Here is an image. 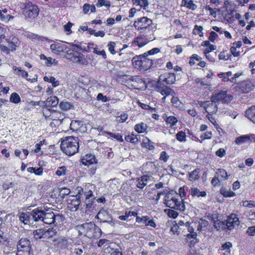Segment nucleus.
<instances>
[{
    "label": "nucleus",
    "mask_w": 255,
    "mask_h": 255,
    "mask_svg": "<svg viewBox=\"0 0 255 255\" xmlns=\"http://www.w3.org/2000/svg\"><path fill=\"white\" fill-rule=\"evenodd\" d=\"M81 197L78 194L72 199L70 204L71 206L70 207L72 211H76L79 208V206L81 203Z\"/></svg>",
    "instance_id": "obj_30"
},
{
    "label": "nucleus",
    "mask_w": 255,
    "mask_h": 255,
    "mask_svg": "<svg viewBox=\"0 0 255 255\" xmlns=\"http://www.w3.org/2000/svg\"><path fill=\"white\" fill-rule=\"evenodd\" d=\"M203 29L202 26L196 25H195L193 31L195 34H198L200 36H202L203 34L202 32Z\"/></svg>",
    "instance_id": "obj_61"
},
{
    "label": "nucleus",
    "mask_w": 255,
    "mask_h": 255,
    "mask_svg": "<svg viewBox=\"0 0 255 255\" xmlns=\"http://www.w3.org/2000/svg\"><path fill=\"white\" fill-rule=\"evenodd\" d=\"M81 161L83 164L86 166H89L97 163L95 156L91 153H88L83 156L81 159Z\"/></svg>",
    "instance_id": "obj_20"
},
{
    "label": "nucleus",
    "mask_w": 255,
    "mask_h": 255,
    "mask_svg": "<svg viewBox=\"0 0 255 255\" xmlns=\"http://www.w3.org/2000/svg\"><path fill=\"white\" fill-rule=\"evenodd\" d=\"M45 103V107H55L58 105L59 100L56 96H51L47 99Z\"/></svg>",
    "instance_id": "obj_32"
},
{
    "label": "nucleus",
    "mask_w": 255,
    "mask_h": 255,
    "mask_svg": "<svg viewBox=\"0 0 255 255\" xmlns=\"http://www.w3.org/2000/svg\"><path fill=\"white\" fill-rule=\"evenodd\" d=\"M137 214V213L134 211H126L125 214L124 215L120 216L119 217V219L121 220L126 221L129 217L135 216Z\"/></svg>",
    "instance_id": "obj_45"
},
{
    "label": "nucleus",
    "mask_w": 255,
    "mask_h": 255,
    "mask_svg": "<svg viewBox=\"0 0 255 255\" xmlns=\"http://www.w3.org/2000/svg\"><path fill=\"white\" fill-rule=\"evenodd\" d=\"M93 235L94 238H100L102 235V232L101 229L95 224V227L93 229Z\"/></svg>",
    "instance_id": "obj_54"
},
{
    "label": "nucleus",
    "mask_w": 255,
    "mask_h": 255,
    "mask_svg": "<svg viewBox=\"0 0 255 255\" xmlns=\"http://www.w3.org/2000/svg\"><path fill=\"white\" fill-rule=\"evenodd\" d=\"M10 102L17 104L20 101L19 96L16 93H13L10 97Z\"/></svg>",
    "instance_id": "obj_51"
},
{
    "label": "nucleus",
    "mask_w": 255,
    "mask_h": 255,
    "mask_svg": "<svg viewBox=\"0 0 255 255\" xmlns=\"http://www.w3.org/2000/svg\"><path fill=\"white\" fill-rule=\"evenodd\" d=\"M155 90L164 96L162 98V101L165 100L166 96L175 95L174 91L171 88L164 85L160 82H157V84L155 86Z\"/></svg>",
    "instance_id": "obj_12"
},
{
    "label": "nucleus",
    "mask_w": 255,
    "mask_h": 255,
    "mask_svg": "<svg viewBox=\"0 0 255 255\" xmlns=\"http://www.w3.org/2000/svg\"><path fill=\"white\" fill-rule=\"evenodd\" d=\"M177 193L173 191L167 192L164 197V204L167 207L180 211H184L186 209V204L183 199L179 201Z\"/></svg>",
    "instance_id": "obj_2"
},
{
    "label": "nucleus",
    "mask_w": 255,
    "mask_h": 255,
    "mask_svg": "<svg viewBox=\"0 0 255 255\" xmlns=\"http://www.w3.org/2000/svg\"><path fill=\"white\" fill-rule=\"evenodd\" d=\"M246 117L254 123H255V106L248 109L245 113Z\"/></svg>",
    "instance_id": "obj_28"
},
{
    "label": "nucleus",
    "mask_w": 255,
    "mask_h": 255,
    "mask_svg": "<svg viewBox=\"0 0 255 255\" xmlns=\"http://www.w3.org/2000/svg\"><path fill=\"white\" fill-rule=\"evenodd\" d=\"M216 175L222 181L228 179L229 175H228L227 171L223 169H218L216 172Z\"/></svg>",
    "instance_id": "obj_37"
},
{
    "label": "nucleus",
    "mask_w": 255,
    "mask_h": 255,
    "mask_svg": "<svg viewBox=\"0 0 255 255\" xmlns=\"http://www.w3.org/2000/svg\"><path fill=\"white\" fill-rule=\"evenodd\" d=\"M30 212L21 213L19 216V220L24 224H29L31 219Z\"/></svg>",
    "instance_id": "obj_31"
},
{
    "label": "nucleus",
    "mask_w": 255,
    "mask_h": 255,
    "mask_svg": "<svg viewBox=\"0 0 255 255\" xmlns=\"http://www.w3.org/2000/svg\"><path fill=\"white\" fill-rule=\"evenodd\" d=\"M30 245L29 241L26 238H22L19 241L17 245V250L21 252H29V248Z\"/></svg>",
    "instance_id": "obj_23"
},
{
    "label": "nucleus",
    "mask_w": 255,
    "mask_h": 255,
    "mask_svg": "<svg viewBox=\"0 0 255 255\" xmlns=\"http://www.w3.org/2000/svg\"><path fill=\"white\" fill-rule=\"evenodd\" d=\"M147 128V125L143 122L136 124L134 127L135 130L138 133H143L146 131Z\"/></svg>",
    "instance_id": "obj_39"
},
{
    "label": "nucleus",
    "mask_w": 255,
    "mask_h": 255,
    "mask_svg": "<svg viewBox=\"0 0 255 255\" xmlns=\"http://www.w3.org/2000/svg\"><path fill=\"white\" fill-rule=\"evenodd\" d=\"M198 103L208 114H215L218 111V103L215 100L198 101Z\"/></svg>",
    "instance_id": "obj_9"
},
{
    "label": "nucleus",
    "mask_w": 255,
    "mask_h": 255,
    "mask_svg": "<svg viewBox=\"0 0 255 255\" xmlns=\"http://www.w3.org/2000/svg\"><path fill=\"white\" fill-rule=\"evenodd\" d=\"M78 191V194L80 195L81 197L82 194H84V196L85 198V201L92 200L95 199V197L93 195V193L91 190H88L87 188L83 189L80 187Z\"/></svg>",
    "instance_id": "obj_22"
},
{
    "label": "nucleus",
    "mask_w": 255,
    "mask_h": 255,
    "mask_svg": "<svg viewBox=\"0 0 255 255\" xmlns=\"http://www.w3.org/2000/svg\"><path fill=\"white\" fill-rule=\"evenodd\" d=\"M166 123L167 125H170V127H173L175 126L177 123V120L176 118L174 116H167L166 114H164L163 116Z\"/></svg>",
    "instance_id": "obj_34"
},
{
    "label": "nucleus",
    "mask_w": 255,
    "mask_h": 255,
    "mask_svg": "<svg viewBox=\"0 0 255 255\" xmlns=\"http://www.w3.org/2000/svg\"><path fill=\"white\" fill-rule=\"evenodd\" d=\"M232 247V244L231 242H226L221 247V250L224 251V255H229L231 252V248Z\"/></svg>",
    "instance_id": "obj_41"
},
{
    "label": "nucleus",
    "mask_w": 255,
    "mask_h": 255,
    "mask_svg": "<svg viewBox=\"0 0 255 255\" xmlns=\"http://www.w3.org/2000/svg\"><path fill=\"white\" fill-rule=\"evenodd\" d=\"M13 18V16L7 14V9L6 8L0 10V21L7 23Z\"/></svg>",
    "instance_id": "obj_26"
},
{
    "label": "nucleus",
    "mask_w": 255,
    "mask_h": 255,
    "mask_svg": "<svg viewBox=\"0 0 255 255\" xmlns=\"http://www.w3.org/2000/svg\"><path fill=\"white\" fill-rule=\"evenodd\" d=\"M94 227L95 224L89 222L78 226V229L81 235H83L87 238L91 239L94 237L93 229Z\"/></svg>",
    "instance_id": "obj_10"
},
{
    "label": "nucleus",
    "mask_w": 255,
    "mask_h": 255,
    "mask_svg": "<svg viewBox=\"0 0 255 255\" xmlns=\"http://www.w3.org/2000/svg\"><path fill=\"white\" fill-rule=\"evenodd\" d=\"M199 169L196 168L191 172L189 174V179L192 181L198 180L199 178Z\"/></svg>",
    "instance_id": "obj_43"
},
{
    "label": "nucleus",
    "mask_w": 255,
    "mask_h": 255,
    "mask_svg": "<svg viewBox=\"0 0 255 255\" xmlns=\"http://www.w3.org/2000/svg\"><path fill=\"white\" fill-rule=\"evenodd\" d=\"M62 220V217L59 215H55L53 212H46L43 217L42 222L46 224H52L55 225L60 224V221Z\"/></svg>",
    "instance_id": "obj_11"
},
{
    "label": "nucleus",
    "mask_w": 255,
    "mask_h": 255,
    "mask_svg": "<svg viewBox=\"0 0 255 255\" xmlns=\"http://www.w3.org/2000/svg\"><path fill=\"white\" fill-rule=\"evenodd\" d=\"M233 99V96L229 94L227 91H221L218 93L213 94L211 98V99L215 100L218 104L219 103L228 104Z\"/></svg>",
    "instance_id": "obj_7"
},
{
    "label": "nucleus",
    "mask_w": 255,
    "mask_h": 255,
    "mask_svg": "<svg viewBox=\"0 0 255 255\" xmlns=\"http://www.w3.org/2000/svg\"><path fill=\"white\" fill-rule=\"evenodd\" d=\"M60 147L66 155H73L79 150V139L72 136L64 137L61 139Z\"/></svg>",
    "instance_id": "obj_1"
},
{
    "label": "nucleus",
    "mask_w": 255,
    "mask_h": 255,
    "mask_svg": "<svg viewBox=\"0 0 255 255\" xmlns=\"http://www.w3.org/2000/svg\"><path fill=\"white\" fill-rule=\"evenodd\" d=\"M143 57L142 55H139L138 56H136L134 57L132 59V63L133 66L136 68H140L141 69V58Z\"/></svg>",
    "instance_id": "obj_35"
},
{
    "label": "nucleus",
    "mask_w": 255,
    "mask_h": 255,
    "mask_svg": "<svg viewBox=\"0 0 255 255\" xmlns=\"http://www.w3.org/2000/svg\"><path fill=\"white\" fill-rule=\"evenodd\" d=\"M148 179V177L145 175L138 178L136 180V187L140 189L143 188L147 184Z\"/></svg>",
    "instance_id": "obj_29"
},
{
    "label": "nucleus",
    "mask_w": 255,
    "mask_h": 255,
    "mask_svg": "<svg viewBox=\"0 0 255 255\" xmlns=\"http://www.w3.org/2000/svg\"><path fill=\"white\" fill-rule=\"evenodd\" d=\"M116 43L113 41H110L108 44V50L110 52V53L114 55L115 54L116 51L115 50V48L116 46Z\"/></svg>",
    "instance_id": "obj_59"
},
{
    "label": "nucleus",
    "mask_w": 255,
    "mask_h": 255,
    "mask_svg": "<svg viewBox=\"0 0 255 255\" xmlns=\"http://www.w3.org/2000/svg\"><path fill=\"white\" fill-rule=\"evenodd\" d=\"M216 46L210 44L208 47L205 49L204 50V54L207 59H209V55H208L210 52L215 50L216 49Z\"/></svg>",
    "instance_id": "obj_56"
},
{
    "label": "nucleus",
    "mask_w": 255,
    "mask_h": 255,
    "mask_svg": "<svg viewBox=\"0 0 255 255\" xmlns=\"http://www.w3.org/2000/svg\"><path fill=\"white\" fill-rule=\"evenodd\" d=\"M105 134L109 135L112 138L116 139L117 140L120 141H123L122 136L119 133H114L111 132H104Z\"/></svg>",
    "instance_id": "obj_57"
},
{
    "label": "nucleus",
    "mask_w": 255,
    "mask_h": 255,
    "mask_svg": "<svg viewBox=\"0 0 255 255\" xmlns=\"http://www.w3.org/2000/svg\"><path fill=\"white\" fill-rule=\"evenodd\" d=\"M146 172L150 174L156 173L158 170V167L153 162H148L143 165Z\"/></svg>",
    "instance_id": "obj_24"
},
{
    "label": "nucleus",
    "mask_w": 255,
    "mask_h": 255,
    "mask_svg": "<svg viewBox=\"0 0 255 255\" xmlns=\"http://www.w3.org/2000/svg\"><path fill=\"white\" fill-rule=\"evenodd\" d=\"M96 218L100 220V222H107L110 224L112 223L111 215L105 209H101L96 216Z\"/></svg>",
    "instance_id": "obj_16"
},
{
    "label": "nucleus",
    "mask_w": 255,
    "mask_h": 255,
    "mask_svg": "<svg viewBox=\"0 0 255 255\" xmlns=\"http://www.w3.org/2000/svg\"><path fill=\"white\" fill-rule=\"evenodd\" d=\"M64 53L66 54L65 56L67 59L74 63L85 64L87 62L84 55L75 48L70 49L67 46Z\"/></svg>",
    "instance_id": "obj_4"
},
{
    "label": "nucleus",
    "mask_w": 255,
    "mask_h": 255,
    "mask_svg": "<svg viewBox=\"0 0 255 255\" xmlns=\"http://www.w3.org/2000/svg\"><path fill=\"white\" fill-rule=\"evenodd\" d=\"M159 52H160V49L156 47V48H154L149 50L148 51H147L146 52L144 53L142 55L143 57H148V56L152 55L155 54H157V53H159Z\"/></svg>",
    "instance_id": "obj_48"
},
{
    "label": "nucleus",
    "mask_w": 255,
    "mask_h": 255,
    "mask_svg": "<svg viewBox=\"0 0 255 255\" xmlns=\"http://www.w3.org/2000/svg\"><path fill=\"white\" fill-rule=\"evenodd\" d=\"M45 82L51 83L53 87H56L59 85V82L57 80H55V78L54 77H50L48 78L47 76H45L43 78Z\"/></svg>",
    "instance_id": "obj_46"
},
{
    "label": "nucleus",
    "mask_w": 255,
    "mask_h": 255,
    "mask_svg": "<svg viewBox=\"0 0 255 255\" xmlns=\"http://www.w3.org/2000/svg\"><path fill=\"white\" fill-rule=\"evenodd\" d=\"M96 5L98 7H102V6H105L107 7H109L111 4L110 1L107 0H98Z\"/></svg>",
    "instance_id": "obj_55"
},
{
    "label": "nucleus",
    "mask_w": 255,
    "mask_h": 255,
    "mask_svg": "<svg viewBox=\"0 0 255 255\" xmlns=\"http://www.w3.org/2000/svg\"><path fill=\"white\" fill-rule=\"evenodd\" d=\"M169 156L168 155L166 151H162L160 153L159 159L160 160L163 161L164 162H167L169 159Z\"/></svg>",
    "instance_id": "obj_63"
},
{
    "label": "nucleus",
    "mask_w": 255,
    "mask_h": 255,
    "mask_svg": "<svg viewBox=\"0 0 255 255\" xmlns=\"http://www.w3.org/2000/svg\"><path fill=\"white\" fill-rule=\"evenodd\" d=\"M45 64L47 66H51L52 65H56L57 64V61L55 59L49 57H47L46 60Z\"/></svg>",
    "instance_id": "obj_62"
},
{
    "label": "nucleus",
    "mask_w": 255,
    "mask_h": 255,
    "mask_svg": "<svg viewBox=\"0 0 255 255\" xmlns=\"http://www.w3.org/2000/svg\"><path fill=\"white\" fill-rule=\"evenodd\" d=\"M95 200L85 201V206L87 210H91L94 208L93 202Z\"/></svg>",
    "instance_id": "obj_60"
},
{
    "label": "nucleus",
    "mask_w": 255,
    "mask_h": 255,
    "mask_svg": "<svg viewBox=\"0 0 255 255\" xmlns=\"http://www.w3.org/2000/svg\"><path fill=\"white\" fill-rule=\"evenodd\" d=\"M5 41L7 43V45L11 50V51H15L16 48L18 47L20 44L19 39L15 37L6 38Z\"/></svg>",
    "instance_id": "obj_19"
},
{
    "label": "nucleus",
    "mask_w": 255,
    "mask_h": 255,
    "mask_svg": "<svg viewBox=\"0 0 255 255\" xmlns=\"http://www.w3.org/2000/svg\"><path fill=\"white\" fill-rule=\"evenodd\" d=\"M176 81L175 74L173 73H165L160 75L157 82H164L167 85L172 84Z\"/></svg>",
    "instance_id": "obj_14"
},
{
    "label": "nucleus",
    "mask_w": 255,
    "mask_h": 255,
    "mask_svg": "<svg viewBox=\"0 0 255 255\" xmlns=\"http://www.w3.org/2000/svg\"><path fill=\"white\" fill-rule=\"evenodd\" d=\"M67 45L64 43H57L50 45V49L56 54H61L64 53L67 48Z\"/></svg>",
    "instance_id": "obj_18"
},
{
    "label": "nucleus",
    "mask_w": 255,
    "mask_h": 255,
    "mask_svg": "<svg viewBox=\"0 0 255 255\" xmlns=\"http://www.w3.org/2000/svg\"><path fill=\"white\" fill-rule=\"evenodd\" d=\"M221 193L225 197H231L235 196L234 192L226 189H221Z\"/></svg>",
    "instance_id": "obj_50"
},
{
    "label": "nucleus",
    "mask_w": 255,
    "mask_h": 255,
    "mask_svg": "<svg viewBox=\"0 0 255 255\" xmlns=\"http://www.w3.org/2000/svg\"><path fill=\"white\" fill-rule=\"evenodd\" d=\"M181 4L182 6L193 10H195L197 7V6L193 2L192 0H182Z\"/></svg>",
    "instance_id": "obj_36"
},
{
    "label": "nucleus",
    "mask_w": 255,
    "mask_h": 255,
    "mask_svg": "<svg viewBox=\"0 0 255 255\" xmlns=\"http://www.w3.org/2000/svg\"><path fill=\"white\" fill-rule=\"evenodd\" d=\"M176 139L181 142L186 141V135L185 132L183 131H179L176 135Z\"/></svg>",
    "instance_id": "obj_52"
},
{
    "label": "nucleus",
    "mask_w": 255,
    "mask_h": 255,
    "mask_svg": "<svg viewBox=\"0 0 255 255\" xmlns=\"http://www.w3.org/2000/svg\"><path fill=\"white\" fill-rule=\"evenodd\" d=\"M132 3L135 5H139L144 9H146L148 5L147 0H132Z\"/></svg>",
    "instance_id": "obj_42"
},
{
    "label": "nucleus",
    "mask_w": 255,
    "mask_h": 255,
    "mask_svg": "<svg viewBox=\"0 0 255 255\" xmlns=\"http://www.w3.org/2000/svg\"><path fill=\"white\" fill-rule=\"evenodd\" d=\"M153 60L148 57H142L141 69L146 70L150 68L153 64Z\"/></svg>",
    "instance_id": "obj_27"
},
{
    "label": "nucleus",
    "mask_w": 255,
    "mask_h": 255,
    "mask_svg": "<svg viewBox=\"0 0 255 255\" xmlns=\"http://www.w3.org/2000/svg\"><path fill=\"white\" fill-rule=\"evenodd\" d=\"M223 224L226 226L225 229L231 230L235 227H238L240 221L236 214H232L228 216L226 221L223 222Z\"/></svg>",
    "instance_id": "obj_13"
},
{
    "label": "nucleus",
    "mask_w": 255,
    "mask_h": 255,
    "mask_svg": "<svg viewBox=\"0 0 255 255\" xmlns=\"http://www.w3.org/2000/svg\"><path fill=\"white\" fill-rule=\"evenodd\" d=\"M30 105L33 106H40L41 107H45V101H37V102L31 101L30 102Z\"/></svg>",
    "instance_id": "obj_64"
},
{
    "label": "nucleus",
    "mask_w": 255,
    "mask_h": 255,
    "mask_svg": "<svg viewBox=\"0 0 255 255\" xmlns=\"http://www.w3.org/2000/svg\"><path fill=\"white\" fill-rule=\"evenodd\" d=\"M44 214L45 212L39 208H35L30 211L31 219L35 222L42 221Z\"/></svg>",
    "instance_id": "obj_17"
},
{
    "label": "nucleus",
    "mask_w": 255,
    "mask_h": 255,
    "mask_svg": "<svg viewBox=\"0 0 255 255\" xmlns=\"http://www.w3.org/2000/svg\"><path fill=\"white\" fill-rule=\"evenodd\" d=\"M67 171V168L65 166H62L58 168L57 171L55 172L56 175L57 176H60L62 175H64L66 174Z\"/></svg>",
    "instance_id": "obj_49"
},
{
    "label": "nucleus",
    "mask_w": 255,
    "mask_h": 255,
    "mask_svg": "<svg viewBox=\"0 0 255 255\" xmlns=\"http://www.w3.org/2000/svg\"><path fill=\"white\" fill-rule=\"evenodd\" d=\"M165 212L167 213L168 216L170 218H176L178 215V213L171 208L165 210Z\"/></svg>",
    "instance_id": "obj_53"
},
{
    "label": "nucleus",
    "mask_w": 255,
    "mask_h": 255,
    "mask_svg": "<svg viewBox=\"0 0 255 255\" xmlns=\"http://www.w3.org/2000/svg\"><path fill=\"white\" fill-rule=\"evenodd\" d=\"M138 136H139V135L131 134L126 136L125 140L128 142H129L134 144H137L139 140Z\"/></svg>",
    "instance_id": "obj_44"
},
{
    "label": "nucleus",
    "mask_w": 255,
    "mask_h": 255,
    "mask_svg": "<svg viewBox=\"0 0 255 255\" xmlns=\"http://www.w3.org/2000/svg\"><path fill=\"white\" fill-rule=\"evenodd\" d=\"M60 108L63 110H68L70 109L72 105L68 102H61L59 105Z\"/></svg>",
    "instance_id": "obj_58"
},
{
    "label": "nucleus",
    "mask_w": 255,
    "mask_h": 255,
    "mask_svg": "<svg viewBox=\"0 0 255 255\" xmlns=\"http://www.w3.org/2000/svg\"><path fill=\"white\" fill-rule=\"evenodd\" d=\"M56 230L53 228H44L35 230L33 231V235L36 240L48 239L56 236Z\"/></svg>",
    "instance_id": "obj_5"
},
{
    "label": "nucleus",
    "mask_w": 255,
    "mask_h": 255,
    "mask_svg": "<svg viewBox=\"0 0 255 255\" xmlns=\"http://www.w3.org/2000/svg\"><path fill=\"white\" fill-rule=\"evenodd\" d=\"M152 24L151 19L147 17H142L138 18L134 22L133 26L137 30H140L141 33H145L146 30H149L150 26Z\"/></svg>",
    "instance_id": "obj_6"
},
{
    "label": "nucleus",
    "mask_w": 255,
    "mask_h": 255,
    "mask_svg": "<svg viewBox=\"0 0 255 255\" xmlns=\"http://www.w3.org/2000/svg\"><path fill=\"white\" fill-rule=\"evenodd\" d=\"M23 6V14L25 18L29 21L34 20L39 14L38 6L30 1L25 2Z\"/></svg>",
    "instance_id": "obj_3"
},
{
    "label": "nucleus",
    "mask_w": 255,
    "mask_h": 255,
    "mask_svg": "<svg viewBox=\"0 0 255 255\" xmlns=\"http://www.w3.org/2000/svg\"><path fill=\"white\" fill-rule=\"evenodd\" d=\"M63 119L64 115L61 113L54 110L52 111L50 120L54 121L56 124H61Z\"/></svg>",
    "instance_id": "obj_25"
},
{
    "label": "nucleus",
    "mask_w": 255,
    "mask_h": 255,
    "mask_svg": "<svg viewBox=\"0 0 255 255\" xmlns=\"http://www.w3.org/2000/svg\"><path fill=\"white\" fill-rule=\"evenodd\" d=\"M13 69L14 70L15 74L16 75L21 76L23 78L26 79L27 80H29V81L30 80V79L27 78L28 74L26 71H25L21 69L20 68L16 67L15 66H14L13 67Z\"/></svg>",
    "instance_id": "obj_40"
},
{
    "label": "nucleus",
    "mask_w": 255,
    "mask_h": 255,
    "mask_svg": "<svg viewBox=\"0 0 255 255\" xmlns=\"http://www.w3.org/2000/svg\"><path fill=\"white\" fill-rule=\"evenodd\" d=\"M255 141V135L254 134L242 135L235 139L236 144L240 145L244 143H250Z\"/></svg>",
    "instance_id": "obj_15"
},
{
    "label": "nucleus",
    "mask_w": 255,
    "mask_h": 255,
    "mask_svg": "<svg viewBox=\"0 0 255 255\" xmlns=\"http://www.w3.org/2000/svg\"><path fill=\"white\" fill-rule=\"evenodd\" d=\"M254 87L255 85L253 82L247 80L237 83L234 89L239 93H247L251 91Z\"/></svg>",
    "instance_id": "obj_8"
},
{
    "label": "nucleus",
    "mask_w": 255,
    "mask_h": 255,
    "mask_svg": "<svg viewBox=\"0 0 255 255\" xmlns=\"http://www.w3.org/2000/svg\"><path fill=\"white\" fill-rule=\"evenodd\" d=\"M189 193L193 196L205 197L206 193L205 191H200L199 189L196 187H191L189 190Z\"/></svg>",
    "instance_id": "obj_33"
},
{
    "label": "nucleus",
    "mask_w": 255,
    "mask_h": 255,
    "mask_svg": "<svg viewBox=\"0 0 255 255\" xmlns=\"http://www.w3.org/2000/svg\"><path fill=\"white\" fill-rule=\"evenodd\" d=\"M150 41L145 35H142L136 38L132 42V45L133 46H137L139 48H141L145 45Z\"/></svg>",
    "instance_id": "obj_21"
},
{
    "label": "nucleus",
    "mask_w": 255,
    "mask_h": 255,
    "mask_svg": "<svg viewBox=\"0 0 255 255\" xmlns=\"http://www.w3.org/2000/svg\"><path fill=\"white\" fill-rule=\"evenodd\" d=\"M81 125L82 123L79 121H73L70 124V128L73 130L77 131Z\"/></svg>",
    "instance_id": "obj_47"
},
{
    "label": "nucleus",
    "mask_w": 255,
    "mask_h": 255,
    "mask_svg": "<svg viewBox=\"0 0 255 255\" xmlns=\"http://www.w3.org/2000/svg\"><path fill=\"white\" fill-rule=\"evenodd\" d=\"M141 146L142 147L146 148L149 150H153L154 148V143L148 138L143 140Z\"/></svg>",
    "instance_id": "obj_38"
}]
</instances>
